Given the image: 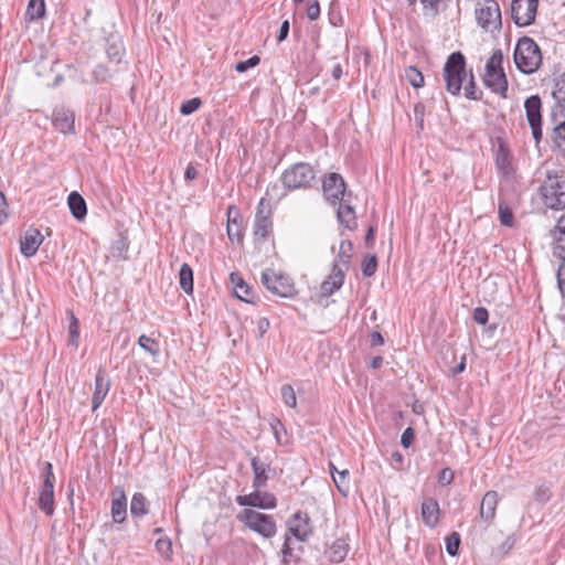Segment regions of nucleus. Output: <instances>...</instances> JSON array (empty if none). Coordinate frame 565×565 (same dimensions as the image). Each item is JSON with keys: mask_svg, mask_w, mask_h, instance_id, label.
<instances>
[{"mask_svg": "<svg viewBox=\"0 0 565 565\" xmlns=\"http://www.w3.org/2000/svg\"><path fill=\"white\" fill-rule=\"evenodd\" d=\"M543 203L554 210L565 209V171L548 170L540 186Z\"/></svg>", "mask_w": 565, "mask_h": 565, "instance_id": "obj_1", "label": "nucleus"}, {"mask_svg": "<svg viewBox=\"0 0 565 565\" xmlns=\"http://www.w3.org/2000/svg\"><path fill=\"white\" fill-rule=\"evenodd\" d=\"M513 57L516 68L523 74L536 72L542 64L540 46L529 36L519 39Z\"/></svg>", "mask_w": 565, "mask_h": 565, "instance_id": "obj_2", "label": "nucleus"}, {"mask_svg": "<svg viewBox=\"0 0 565 565\" xmlns=\"http://www.w3.org/2000/svg\"><path fill=\"white\" fill-rule=\"evenodd\" d=\"M443 77L447 92L454 96L459 95L467 77L466 58L461 52L457 51L448 56L443 68Z\"/></svg>", "mask_w": 565, "mask_h": 565, "instance_id": "obj_3", "label": "nucleus"}, {"mask_svg": "<svg viewBox=\"0 0 565 565\" xmlns=\"http://www.w3.org/2000/svg\"><path fill=\"white\" fill-rule=\"evenodd\" d=\"M236 519L247 529L262 535L264 539H271L277 533V524L275 519L253 509H244Z\"/></svg>", "mask_w": 565, "mask_h": 565, "instance_id": "obj_4", "label": "nucleus"}, {"mask_svg": "<svg viewBox=\"0 0 565 565\" xmlns=\"http://www.w3.org/2000/svg\"><path fill=\"white\" fill-rule=\"evenodd\" d=\"M475 15L478 25L487 32L498 31L502 26L501 10L495 0H477Z\"/></svg>", "mask_w": 565, "mask_h": 565, "instance_id": "obj_5", "label": "nucleus"}, {"mask_svg": "<svg viewBox=\"0 0 565 565\" xmlns=\"http://www.w3.org/2000/svg\"><path fill=\"white\" fill-rule=\"evenodd\" d=\"M316 179V172L309 163L298 162L286 169L281 182L288 190L308 189Z\"/></svg>", "mask_w": 565, "mask_h": 565, "instance_id": "obj_6", "label": "nucleus"}, {"mask_svg": "<svg viewBox=\"0 0 565 565\" xmlns=\"http://www.w3.org/2000/svg\"><path fill=\"white\" fill-rule=\"evenodd\" d=\"M262 282L268 291L279 297L291 298L297 294L292 278L273 269L263 271Z\"/></svg>", "mask_w": 565, "mask_h": 565, "instance_id": "obj_7", "label": "nucleus"}, {"mask_svg": "<svg viewBox=\"0 0 565 565\" xmlns=\"http://www.w3.org/2000/svg\"><path fill=\"white\" fill-rule=\"evenodd\" d=\"M526 119L536 145L541 141L542 131V100L539 95H532L524 102Z\"/></svg>", "mask_w": 565, "mask_h": 565, "instance_id": "obj_8", "label": "nucleus"}, {"mask_svg": "<svg viewBox=\"0 0 565 565\" xmlns=\"http://www.w3.org/2000/svg\"><path fill=\"white\" fill-rule=\"evenodd\" d=\"M539 0H512L511 15L518 26H527L535 21Z\"/></svg>", "mask_w": 565, "mask_h": 565, "instance_id": "obj_9", "label": "nucleus"}, {"mask_svg": "<svg viewBox=\"0 0 565 565\" xmlns=\"http://www.w3.org/2000/svg\"><path fill=\"white\" fill-rule=\"evenodd\" d=\"M345 188V182L339 173H329L322 180L323 194L333 205L347 196L351 198V192H347Z\"/></svg>", "mask_w": 565, "mask_h": 565, "instance_id": "obj_10", "label": "nucleus"}, {"mask_svg": "<svg viewBox=\"0 0 565 565\" xmlns=\"http://www.w3.org/2000/svg\"><path fill=\"white\" fill-rule=\"evenodd\" d=\"M288 531L297 540L307 542L313 533L311 519L307 512L298 511L288 520Z\"/></svg>", "mask_w": 565, "mask_h": 565, "instance_id": "obj_11", "label": "nucleus"}, {"mask_svg": "<svg viewBox=\"0 0 565 565\" xmlns=\"http://www.w3.org/2000/svg\"><path fill=\"white\" fill-rule=\"evenodd\" d=\"M236 503L241 507H250L258 509H274L277 505V499L269 492H260L256 490L249 494L237 495L235 499Z\"/></svg>", "mask_w": 565, "mask_h": 565, "instance_id": "obj_12", "label": "nucleus"}, {"mask_svg": "<svg viewBox=\"0 0 565 565\" xmlns=\"http://www.w3.org/2000/svg\"><path fill=\"white\" fill-rule=\"evenodd\" d=\"M270 211L266 210L264 199L260 200L254 222V239L255 242H264L271 232Z\"/></svg>", "mask_w": 565, "mask_h": 565, "instance_id": "obj_13", "label": "nucleus"}, {"mask_svg": "<svg viewBox=\"0 0 565 565\" xmlns=\"http://www.w3.org/2000/svg\"><path fill=\"white\" fill-rule=\"evenodd\" d=\"M43 241L42 233L38 228L30 227L20 238L21 254L28 258L34 256Z\"/></svg>", "mask_w": 565, "mask_h": 565, "instance_id": "obj_14", "label": "nucleus"}, {"mask_svg": "<svg viewBox=\"0 0 565 565\" xmlns=\"http://www.w3.org/2000/svg\"><path fill=\"white\" fill-rule=\"evenodd\" d=\"M110 387V380L106 371L99 369L95 376V388L92 397V409L96 411L104 402Z\"/></svg>", "mask_w": 565, "mask_h": 565, "instance_id": "obj_15", "label": "nucleus"}, {"mask_svg": "<svg viewBox=\"0 0 565 565\" xmlns=\"http://www.w3.org/2000/svg\"><path fill=\"white\" fill-rule=\"evenodd\" d=\"M498 503L499 494L497 491L491 490L483 495L480 503L479 516L487 525L493 522Z\"/></svg>", "mask_w": 565, "mask_h": 565, "instance_id": "obj_16", "label": "nucleus"}, {"mask_svg": "<svg viewBox=\"0 0 565 565\" xmlns=\"http://www.w3.org/2000/svg\"><path fill=\"white\" fill-rule=\"evenodd\" d=\"M550 119L554 124L553 142L565 154V111H551Z\"/></svg>", "mask_w": 565, "mask_h": 565, "instance_id": "obj_17", "label": "nucleus"}, {"mask_svg": "<svg viewBox=\"0 0 565 565\" xmlns=\"http://www.w3.org/2000/svg\"><path fill=\"white\" fill-rule=\"evenodd\" d=\"M74 113L67 108L60 107L56 108L53 113V125L63 134L74 131Z\"/></svg>", "mask_w": 565, "mask_h": 565, "instance_id": "obj_18", "label": "nucleus"}, {"mask_svg": "<svg viewBox=\"0 0 565 565\" xmlns=\"http://www.w3.org/2000/svg\"><path fill=\"white\" fill-rule=\"evenodd\" d=\"M227 236L232 242L237 243L243 238L242 215L233 205L227 209Z\"/></svg>", "mask_w": 565, "mask_h": 565, "instance_id": "obj_19", "label": "nucleus"}, {"mask_svg": "<svg viewBox=\"0 0 565 565\" xmlns=\"http://www.w3.org/2000/svg\"><path fill=\"white\" fill-rule=\"evenodd\" d=\"M337 204H339L337 215L340 224L348 230H354L356 227V216L354 207L351 205L350 198L347 196Z\"/></svg>", "mask_w": 565, "mask_h": 565, "instance_id": "obj_20", "label": "nucleus"}, {"mask_svg": "<svg viewBox=\"0 0 565 565\" xmlns=\"http://www.w3.org/2000/svg\"><path fill=\"white\" fill-rule=\"evenodd\" d=\"M422 519L425 525L434 529L439 522V504L434 498H427L422 503Z\"/></svg>", "mask_w": 565, "mask_h": 565, "instance_id": "obj_21", "label": "nucleus"}, {"mask_svg": "<svg viewBox=\"0 0 565 565\" xmlns=\"http://www.w3.org/2000/svg\"><path fill=\"white\" fill-rule=\"evenodd\" d=\"M345 273L341 269L332 268L330 276L321 284V295L329 297L337 290H339L344 282Z\"/></svg>", "mask_w": 565, "mask_h": 565, "instance_id": "obj_22", "label": "nucleus"}, {"mask_svg": "<svg viewBox=\"0 0 565 565\" xmlns=\"http://www.w3.org/2000/svg\"><path fill=\"white\" fill-rule=\"evenodd\" d=\"M483 83L488 88L491 89V92L505 97V93L508 90V79L503 70H499V73L493 75L484 74Z\"/></svg>", "mask_w": 565, "mask_h": 565, "instance_id": "obj_23", "label": "nucleus"}, {"mask_svg": "<svg viewBox=\"0 0 565 565\" xmlns=\"http://www.w3.org/2000/svg\"><path fill=\"white\" fill-rule=\"evenodd\" d=\"M111 500V516L114 522L121 523L126 520L127 515V498L124 490L118 489Z\"/></svg>", "mask_w": 565, "mask_h": 565, "instance_id": "obj_24", "label": "nucleus"}, {"mask_svg": "<svg viewBox=\"0 0 565 565\" xmlns=\"http://www.w3.org/2000/svg\"><path fill=\"white\" fill-rule=\"evenodd\" d=\"M250 465L254 472L253 488L259 490L260 488L265 487L268 480V463L262 460L259 457H253L250 460Z\"/></svg>", "mask_w": 565, "mask_h": 565, "instance_id": "obj_25", "label": "nucleus"}, {"mask_svg": "<svg viewBox=\"0 0 565 565\" xmlns=\"http://www.w3.org/2000/svg\"><path fill=\"white\" fill-rule=\"evenodd\" d=\"M124 52L121 38L118 34L111 33L106 39V54L108 58L114 63H120Z\"/></svg>", "mask_w": 565, "mask_h": 565, "instance_id": "obj_26", "label": "nucleus"}, {"mask_svg": "<svg viewBox=\"0 0 565 565\" xmlns=\"http://www.w3.org/2000/svg\"><path fill=\"white\" fill-rule=\"evenodd\" d=\"M230 280L233 285L234 295L245 302H253L252 289L237 273H232Z\"/></svg>", "mask_w": 565, "mask_h": 565, "instance_id": "obj_27", "label": "nucleus"}, {"mask_svg": "<svg viewBox=\"0 0 565 565\" xmlns=\"http://www.w3.org/2000/svg\"><path fill=\"white\" fill-rule=\"evenodd\" d=\"M67 204L72 215L76 220L82 221L85 218L87 214V205L85 200L78 192L73 191L70 193L67 198Z\"/></svg>", "mask_w": 565, "mask_h": 565, "instance_id": "obj_28", "label": "nucleus"}, {"mask_svg": "<svg viewBox=\"0 0 565 565\" xmlns=\"http://www.w3.org/2000/svg\"><path fill=\"white\" fill-rule=\"evenodd\" d=\"M39 507L46 515H52L54 513V486H41Z\"/></svg>", "mask_w": 565, "mask_h": 565, "instance_id": "obj_29", "label": "nucleus"}, {"mask_svg": "<svg viewBox=\"0 0 565 565\" xmlns=\"http://www.w3.org/2000/svg\"><path fill=\"white\" fill-rule=\"evenodd\" d=\"M554 246L553 254L555 257H564L565 256V214L562 215L556 224V230L554 232Z\"/></svg>", "mask_w": 565, "mask_h": 565, "instance_id": "obj_30", "label": "nucleus"}, {"mask_svg": "<svg viewBox=\"0 0 565 565\" xmlns=\"http://www.w3.org/2000/svg\"><path fill=\"white\" fill-rule=\"evenodd\" d=\"M352 249H353V244L351 241H349V239L342 241L340 244L338 258L334 262L332 268L341 269V271L345 273L350 267Z\"/></svg>", "mask_w": 565, "mask_h": 565, "instance_id": "obj_31", "label": "nucleus"}, {"mask_svg": "<svg viewBox=\"0 0 565 565\" xmlns=\"http://www.w3.org/2000/svg\"><path fill=\"white\" fill-rule=\"evenodd\" d=\"M552 95L555 99V105L551 111H565V73L556 78Z\"/></svg>", "mask_w": 565, "mask_h": 565, "instance_id": "obj_32", "label": "nucleus"}, {"mask_svg": "<svg viewBox=\"0 0 565 565\" xmlns=\"http://www.w3.org/2000/svg\"><path fill=\"white\" fill-rule=\"evenodd\" d=\"M423 4L424 14L430 18H436L439 13L446 11L451 0H420Z\"/></svg>", "mask_w": 565, "mask_h": 565, "instance_id": "obj_33", "label": "nucleus"}, {"mask_svg": "<svg viewBox=\"0 0 565 565\" xmlns=\"http://www.w3.org/2000/svg\"><path fill=\"white\" fill-rule=\"evenodd\" d=\"M130 513L132 516L142 518L148 513V501L141 492H136L130 502Z\"/></svg>", "mask_w": 565, "mask_h": 565, "instance_id": "obj_34", "label": "nucleus"}, {"mask_svg": "<svg viewBox=\"0 0 565 565\" xmlns=\"http://www.w3.org/2000/svg\"><path fill=\"white\" fill-rule=\"evenodd\" d=\"M179 282L185 294L191 295L193 292V270L186 263L182 264L179 270Z\"/></svg>", "mask_w": 565, "mask_h": 565, "instance_id": "obj_35", "label": "nucleus"}, {"mask_svg": "<svg viewBox=\"0 0 565 565\" xmlns=\"http://www.w3.org/2000/svg\"><path fill=\"white\" fill-rule=\"evenodd\" d=\"M25 15L30 21L42 19L45 15L44 0H30Z\"/></svg>", "mask_w": 565, "mask_h": 565, "instance_id": "obj_36", "label": "nucleus"}, {"mask_svg": "<svg viewBox=\"0 0 565 565\" xmlns=\"http://www.w3.org/2000/svg\"><path fill=\"white\" fill-rule=\"evenodd\" d=\"M348 554V546L343 540H337L330 547L329 558L332 563L342 562Z\"/></svg>", "mask_w": 565, "mask_h": 565, "instance_id": "obj_37", "label": "nucleus"}, {"mask_svg": "<svg viewBox=\"0 0 565 565\" xmlns=\"http://www.w3.org/2000/svg\"><path fill=\"white\" fill-rule=\"evenodd\" d=\"M497 168L504 174H509L511 171V162L509 159V152L503 145H500L495 153Z\"/></svg>", "mask_w": 565, "mask_h": 565, "instance_id": "obj_38", "label": "nucleus"}, {"mask_svg": "<svg viewBox=\"0 0 565 565\" xmlns=\"http://www.w3.org/2000/svg\"><path fill=\"white\" fill-rule=\"evenodd\" d=\"M503 54L500 49L493 51L492 55L489 57L486 64V73L484 74H497L499 70H503L502 67Z\"/></svg>", "mask_w": 565, "mask_h": 565, "instance_id": "obj_39", "label": "nucleus"}, {"mask_svg": "<svg viewBox=\"0 0 565 565\" xmlns=\"http://www.w3.org/2000/svg\"><path fill=\"white\" fill-rule=\"evenodd\" d=\"M138 344L152 356H158L160 353L159 342L146 334L139 337Z\"/></svg>", "mask_w": 565, "mask_h": 565, "instance_id": "obj_40", "label": "nucleus"}, {"mask_svg": "<svg viewBox=\"0 0 565 565\" xmlns=\"http://www.w3.org/2000/svg\"><path fill=\"white\" fill-rule=\"evenodd\" d=\"M405 77L414 88H419L424 85V75L415 66H408L405 70Z\"/></svg>", "mask_w": 565, "mask_h": 565, "instance_id": "obj_41", "label": "nucleus"}, {"mask_svg": "<svg viewBox=\"0 0 565 565\" xmlns=\"http://www.w3.org/2000/svg\"><path fill=\"white\" fill-rule=\"evenodd\" d=\"M156 548L164 559L170 561L172 558V542L169 537L158 539Z\"/></svg>", "mask_w": 565, "mask_h": 565, "instance_id": "obj_42", "label": "nucleus"}, {"mask_svg": "<svg viewBox=\"0 0 565 565\" xmlns=\"http://www.w3.org/2000/svg\"><path fill=\"white\" fill-rule=\"evenodd\" d=\"M349 470L344 469V470H341V471H338V475L337 476H333V481L338 488V490L342 493V494H347L348 491H349Z\"/></svg>", "mask_w": 565, "mask_h": 565, "instance_id": "obj_43", "label": "nucleus"}, {"mask_svg": "<svg viewBox=\"0 0 565 565\" xmlns=\"http://www.w3.org/2000/svg\"><path fill=\"white\" fill-rule=\"evenodd\" d=\"M79 339V326L74 315L71 316V322L68 326V345L74 348L78 347Z\"/></svg>", "mask_w": 565, "mask_h": 565, "instance_id": "obj_44", "label": "nucleus"}, {"mask_svg": "<svg viewBox=\"0 0 565 565\" xmlns=\"http://www.w3.org/2000/svg\"><path fill=\"white\" fill-rule=\"evenodd\" d=\"M377 269V258L375 255H366L362 262V273L365 277H371Z\"/></svg>", "mask_w": 565, "mask_h": 565, "instance_id": "obj_45", "label": "nucleus"}, {"mask_svg": "<svg viewBox=\"0 0 565 565\" xmlns=\"http://www.w3.org/2000/svg\"><path fill=\"white\" fill-rule=\"evenodd\" d=\"M280 392L284 403L287 406L295 408L297 406V397L294 387L290 384H285L281 386Z\"/></svg>", "mask_w": 565, "mask_h": 565, "instance_id": "obj_46", "label": "nucleus"}, {"mask_svg": "<svg viewBox=\"0 0 565 565\" xmlns=\"http://www.w3.org/2000/svg\"><path fill=\"white\" fill-rule=\"evenodd\" d=\"M465 96L471 100H479L482 96V92L477 88L472 71L470 72V79L465 87Z\"/></svg>", "mask_w": 565, "mask_h": 565, "instance_id": "obj_47", "label": "nucleus"}, {"mask_svg": "<svg viewBox=\"0 0 565 565\" xmlns=\"http://www.w3.org/2000/svg\"><path fill=\"white\" fill-rule=\"evenodd\" d=\"M499 218L505 226H511L513 223V213L504 201L499 202Z\"/></svg>", "mask_w": 565, "mask_h": 565, "instance_id": "obj_48", "label": "nucleus"}, {"mask_svg": "<svg viewBox=\"0 0 565 565\" xmlns=\"http://www.w3.org/2000/svg\"><path fill=\"white\" fill-rule=\"evenodd\" d=\"M460 545V535L457 532H452L447 539H446V550L449 555L455 556L458 554Z\"/></svg>", "mask_w": 565, "mask_h": 565, "instance_id": "obj_49", "label": "nucleus"}, {"mask_svg": "<svg viewBox=\"0 0 565 565\" xmlns=\"http://www.w3.org/2000/svg\"><path fill=\"white\" fill-rule=\"evenodd\" d=\"M201 99L198 97L191 98L182 103L180 107V113L182 115H191L192 113L196 111L199 107L201 106Z\"/></svg>", "mask_w": 565, "mask_h": 565, "instance_id": "obj_50", "label": "nucleus"}, {"mask_svg": "<svg viewBox=\"0 0 565 565\" xmlns=\"http://www.w3.org/2000/svg\"><path fill=\"white\" fill-rule=\"evenodd\" d=\"M128 249L127 238L124 236H119L111 245L113 255L116 257H121L125 252Z\"/></svg>", "mask_w": 565, "mask_h": 565, "instance_id": "obj_51", "label": "nucleus"}, {"mask_svg": "<svg viewBox=\"0 0 565 565\" xmlns=\"http://www.w3.org/2000/svg\"><path fill=\"white\" fill-rule=\"evenodd\" d=\"M260 62V58L259 56L257 55H253L250 56L249 58H247L246 61H241L238 62L236 65H235V70L238 72V73H244L246 72L247 70L252 68V67H255L259 64Z\"/></svg>", "mask_w": 565, "mask_h": 565, "instance_id": "obj_52", "label": "nucleus"}, {"mask_svg": "<svg viewBox=\"0 0 565 565\" xmlns=\"http://www.w3.org/2000/svg\"><path fill=\"white\" fill-rule=\"evenodd\" d=\"M489 313L488 310L483 307H477L473 311V320L481 326H484L488 322Z\"/></svg>", "mask_w": 565, "mask_h": 565, "instance_id": "obj_53", "label": "nucleus"}, {"mask_svg": "<svg viewBox=\"0 0 565 565\" xmlns=\"http://www.w3.org/2000/svg\"><path fill=\"white\" fill-rule=\"evenodd\" d=\"M93 75L96 82H105L110 76L109 71L104 65H97Z\"/></svg>", "mask_w": 565, "mask_h": 565, "instance_id": "obj_54", "label": "nucleus"}, {"mask_svg": "<svg viewBox=\"0 0 565 565\" xmlns=\"http://www.w3.org/2000/svg\"><path fill=\"white\" fill-rule=\"evenodd\" d=\"M414 437H415L414 429L412 427H407L401 436L402 446L404 448H408L413 444Z\"/></svg>", "mask_w": 565, "mask_h": 565, "instance_id": "obj_55", "label": "nucleus"}, {"mask_svg": "<svg viewBox=\"0 0 565 565\" xmlns=\"http://www.w3.org/2000/svg\"><path fill=\"white\" fill-rule=\"evenodd\" d=\"M55 477L53 473V467L51 462H45V470L43 472V483L47 486H54Z\"/></svg>", "mask_w": 565, "mask_h": 565, "instance_id": "obj_56", "label": "nucleus"}, {"mask_svg": "<svg viewBox=\"0 0 565 565\" xmlns=\"http://www.w3.org/2000/svg\"><path fill=\"white\" fill-rule=\"evenodd\" d=\"M454 480V472L451 469L449 468H444L439 473H438V482L443 486H447L449 483H451Z\"/></svg>", "mask_w": 565, "mask_h": 565, "instance_id": "obj_57", "label": "nucleus"}, {"mask_svg": "<svg viewBox=\"0 0 565 565\" xmlns=\"http://www.w3.org/2000/svg\"><path fill=\"white\" fill-rule=\"evenodd\" d=\"M319 15H320V6H319V2L317 0H315L313 3H310L307 7V17L309 20L315 21L319 18Z\"/></svg>", "mask_w": 565, "mask_h": 565, "instance_id": "obj_58", "label": "nucleus"}, {"mask_svg": "<svg viewBox=\"0 0 565 565\" xmlns=\"http://www.w3.org/2000/svg\"><path fill=\"white\" fill-rule=\"evenodd\" d=\"M289 28H290L289 21L288 20L282 21L280 29H279L278 36H277V40L279 42H282L287 39L288 33H289Z\"/></svg>", "mask_w": 565, "mask_h": 565, "instance_id": "obj_59", "label": "nucleus"}, {"mask_svg": "<svg viewBox=\"0 0 565 565\" xmlns=\"http://www.w3.org/2000/svg\"><path fill=\"white\" fill-rule=\"evenodd\" d=\"M269 328V320L267 318H260L257 321V331L259 333V337H264V334L268 331Z\"/></svg>", "mask_w": 565, "mask_h": 565, "instance_id": "obj_60", "label": "nucleus"}, {"mask_svg": "<svg viewBox=\"0 0 565 565\" xmlns=\"http://www.w3.org/2000/svg\"><path fill=\"white\" fill-rule=\"evenodd\" d=\"M281 553H282V556H284V562L287 563V557L288 556H291L292 554V548L290 547V539L288 535H286L285 537V542H284V545H282V550H281Z\"/></svg>", "mask_w": 565, "mask_h": 565, "instance_id": "obj_61", "label": "nucleus"}, {"mask_svg": "<svg viewBox=\"0 0 565 565\" xmlns=\"http://www.w3.org/2000/svg\"><path fill=\"white\" fill-rule=\"evenodd\" d=\"M271 428H273V431H274V435H275L277 441H280V430L285 431V428H284L281 422L279 419H275L271 423Z\"/></svg>", "mask_w": 565, "mask_h": 565, "instance_id": "obj_62", "label": "nucleus"}, {"mask_svg": "<svg viewBox=\"0 0 565 565\" xmlns=\"http://www.w3.org/2000/svg\"><path fill=\"white\" fill-rule=\"evenodd\" d=\"M370 342L372 345H382L384 338L379 331H373L370 335Z\"/></svg>", "mask_w": 565, "mask_h": 565, "instance_id": "obj_63", "label": "nucleus"}, {"mask_svg": "<svg viewBox=\"0 0 565 565\" xmlns=\"http://www.w3.org/2000/svg\"><path fill=\"white\" fill-rule=\"evenodd\" d=\"M557 281H558V288H559L562 295L565 297V273L559 269L557 271Z\"/></svg>", "mask_w": 565, "mask_h": 565, "instance_id": "obj_64", "label": "nucleus"}]
</instances>
